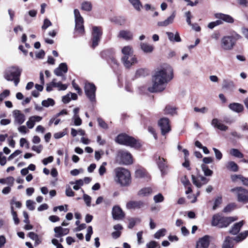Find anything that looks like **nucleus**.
I'll return each mask as SVG.
<instances>
[{
	"instance_id": "4468645a",
	"label": "nucleus",
	"mask_w": 248,
	"mask_h": 248,
	"mask_svg": "<svg viewBox=\"0 0 248 248\" xmlns=\"http://www.w3.org/2000/svg\"><path fill=\"white\" fill-rule=\"evenodd\" d=\"M118 156L120 158L121 163L123 164L130 165L133 163L132 155L127 151H119Z\"/></svg>"
},
{
	"instance_id": "9b49d317",
	"label": "nucleus",
	"mask_w": 248,
	"mask_h": 248,
	"mask_svg": "<svg viewBox=\"0 0 248 248\" xmlns=\"http://www.w3.org/2000/svg\"><path fill=\"white\" fill-rule=\"evenodd\" d=\"M102 34V31L101 27L93 26L92 33V46L94 48L98 46Z\"/></svg>"
},
{
	"instance_id": "603ef678",
	"label": "nucleus",
	"mask_w": 248,
	"mask_h": 248,
	"mask_svg": "<svg viewBox=\"0 0 248 248\" xmlns=\"http://www.w3.org/2000/svg\"><path fill=\"white\" fill-rule=\"evenodd\" d=\"M10 204L11 207H12L14 208V205H15V206L18 208H21L22 206V203L21 202L16 201V199L15 198H13L11 201H10Z\"/></svg>"
},
{
	"instance_id": "8fccbe9b",
	"label": "nucleus",
	"mask_w": 248,
	"mask_h": 248,
	"mask_svg": "<svg viewBox=\"0 0 248 248\" xmlns=\"http://www.w3.org/2000/svg\"><path fill=\"white\" fill-rule=\"evenodd\" d=\"M67 129L66 128L63 130L62 132H59L55 133L54 134V137L56 139H60L63 136H64L65 135L67 134Z\"/></svg>"
},
{
	"instance_id": "e2e57ef3",
	"label": "nucleus",
	"mask_w": 248,
	"mask_h": 248,
	"mask_svg": "<svg viewBox=\"0 0 248 248\" xmlns=\"http://www.w3.org/2000/svg\"><path fill=\"white\" fill-rule=\"evenodd\" d=\"M9 94L10 91L8 90H5L0 94V102L2 101L4 98L8 96Z\"/></svg>"
},
{
	"instance_id": "b1692460",
	"label": "nucleus",
	"mask_w": 248,
	"mask_h": 248,
	"mask_svg": "<svg viewBox=\"0 0 248 248\" xmlns=\"http://www.w3.org/2000/svg\"><path fill=\"white\" fill-rule=\"evenodd\" d=\"M175 17V13L174 12L164 21L158 22L157 25L159 27H166L173 22Z\"/></svg>"
},
{
	"instance_id": "cd10ccee",
	"label": "nucleus",
	"mask_w": 248,
	"mask_h": 248,
	"mask_svg": "<svg viewBox=\"0 0 248 248\" xmlns=\"http://www.w3.org/2000/svg\"><path fill=\"white\" fill-rule=\"evenodd\" d=\"M118 37L126 40H130L132 39L133 33L129 31L122 30L119 32Z\"/></svg>"
},
{
	"instance_id": "5fc2aeb1",
	"label": "nucleus",
	"mask_w": 248,
	"mask_h": 248,
	"mask_svg": "<svg viewBox=\"0 0 248 248\" xmlns=\"http://www.w3.org/2000/svg\"><path fill=\"white\" fill-rule=\"evenodd\" d=\"M180 181L185 188H186L187 186L191 185L189 180L186 175L182 177L180 179Z\"/></svg>"
},
{
	"instance_id": "37998d69",
	"label": "nucleus",
	"mask_w": 248,
	"mask_h": 248,
	"mask_svg": "<svg viewBox=\"0 0 248 248\" xmlns=\"http://www.w3.org/2000/svg\"><path fill=\"white\" fill-rule=\"evenodd\" d=\"M230 154L235 157L241 158L243 157V155L236 149H232L230 150Z\"/></svg>"
},
{
	"instance_id": "a18cd8bd",
	"label": "nucleus",
	"mask_w": 248,
	"mask_h": 248,
	"mask_svg": "<svg viewBox=\"0 0 248 248\" xmlns=\"http://www.w3.org/2000/svg\"><path fill=\"white\" fill-rule=\"evenodd\" d=\"M11 214L13 217V219L14 221V222L16 224H18L19 223V219H18L17 217V213L16 211L14 210V208H13L12 207H11Z\"/></svg>"
},
{
	"instance_id": "4d7b16f0",
	"label": "nucleus",
	"mask_w": 248,
	"mask_h": 248,
	"mask_svg": "<svg viewBox=\"0 0 248 248\" xmlns=\"http://www.w3.org/2000/svg\"><path fill=\"white\" fill-rule=\"evenodd\" d=\"M164 200V197L161 193H159L154 197V200L155 203L162 202Z\"/></svg>"
},
{
	"instance_id": "f03ea898",
	"label": "nucleus",
	"mask_w": 248,
	"mask_h": 248,
	"mask_svg": "<svg viewBox=\"0 0 248 248\" xmlns=\"http://www.w3.org/2000/svg\"><path fill=\"white\" fill-rule=\"evenodd\" d=\"M115 181L121 186H126L130 184L131 174L127 170L123 168H117L115 170Z\"/></svg>"
},
{
	"instance_id": "4be33fe9",
	"label": "nucleus",
	"mask_w": 248,
	"mask_h": 248,
	"mask_svg": "<svg viewBox=\"0 0 248 248\" xmlns=\"http://www.w3.org/2000/svg\"><path fill=\"white\" fill-rule=\"evenodd\" d=\"M211 124L215 128H217L221 131H226L228 129L227 126L222 124L220 120L217 118H214L212 120Z\"/></svg>"
},
{
	"instance_id": "c03bdc74",
	"label": "nucleus",
	"mask_w": 248,
	"mask_h": 248,
	"mask_svg": "<svg viewBox=\"0 0 248 248\" xmlns=\"http://www.w3.org/2000/svg\"><path fill=\"white\" fill-rule=\"evenodd\" d=\"M166 232L165 229H161L157 231L154 234L155 238L159 239L160 237L164 236Z\"/></svg>"
},
{
	"instance_id": "338daca9",
	"label": "nucleus",
	"mask_w": 248,
	"mask_h": 248,
	"mask_svg": "<svg viewBox=\"0 0 248 248\" xmlns=\"http://www.w3.org/2000/svg\"><path fill=\"white\" fill-rule=\"evenodd\" d=\"M235 205L234 203H231L226 206L223 211L224 212H230L235 208Z\"/></svg>"
},
{
	"instance_id": "58836bf2",
	"label": "nucleus",
	"mask_w": 248,
	"mask_h": 248,
	"mask_svg": "<svg viewBox=\"0 0 248 248\" xmlns=\"http://www.w3.org/2000/svg\"><path fill=\"white\" fill-rule=\"evenodd\" d=\"M134 8L137 11H140L142 7V4L140 0H128Z\"/></svg>"
},
{
	"instance_id": "c756f323",
	"label": "nucleus",
	"mask_w": 248,
	"mask_h": 248,
	"mask_svg": "<svg viewBox=\"0 0 248 248\" xmlns=\"http://www.w3.org/2000/svg\"><path fill=\"white\" fill-rule=\"evenodd\" d=\"M229 108L232 110L237 113L242 112L244 109L243 105L237 103H231L229 105Z\"/></svg>"
},
{
	"instance_id": "473e14b6",
	"label": "nucleus",
	"mask_w": 248,
	"mask_h": 248,
	"mask_svg": "<svg viewBox=\"0 0 248 248\" xmlns=\"http://www.w3.org/2000/svg\"><path fill=\"white\" fill-rule=\"evenodd\" d=\"M152 193V189L150 187H144L140 189L138 193V195L140 197H147L151 195Z\"/></svg>"
},
{
	"instance_id": "680f3d73",
	"label": "nucleus",
	"mask_w": 248,
	"mask_h": 248,
	"mask_svg": "<svg viewBox=\"0 0 248 248\" xmlns=\"http://www.w3.org/2000/svg\"><path fill=\"white\" fill-rule=\"evenodd\" d=\"M97 122L98 123L99 125L102 128L104 129H107L108 128V124L102 118H98L97 119Z\"/></svg>"
},
{
	"instance_id": "79ce46f5",
	"label": "nucleus",
	"mask_w": 248,
	"mask_h": 248,
	"mask_svg": "<svg viewBox=\"0 0 248 248\" xmlns=\"http://www.w3.org/2000/svg\"><path fill=\"white\" fill-rule=\"evenodd\" d=\"M202 169L204 172V174L206 176H210L213 174V171L210 170L208 167L204 164L201 166Z\"/></svg>"
},
{
	"instance_id": "412c9836",
	"label": "nucleus",
	"mask_w": 248,
	"mask_h": 248,
	"mask_svg": "<svg viewBox=\"0 0 248 248\" xmlns=\"http://www.w3.org/2000/svg\"><path fill=\"white\" fill-rule=\"evenodd\" d=\"M135 176L137 178L145 179L146 181H148L150 178L147 171L142 168H140L136 170Z\"/></svg>"
},
{
	"instance_id": "bf43d9fd",
	"label": "nucleus",
	"mask_w": 248,
	"mask_h": 248,
	"mask_svg": "<svg viewBox=\"0 0 248 248\" xmlns=\"http://www.w3.org/2000/svg\"><path fill=\"white\" fill-rule=\"evenodd\" d=\"M73 120L74 122V124L76 126L80 125L82 124V120L79 116H73Z\"/></svg>"
},
{
	"instance_id": "c9c22d12",
	"label": "nucleus",
	"mask_w": 248,
	"mask_h": 248,
	"mask_svg": "<svg viewBox=\"0 0 248 248\" xmlns=\"http://www.w3.org/2000/svg\"><path fill=\"white\" fill-rule=\"evenodd\" d=\"M55 104V101L50 98H47L46 100H43L41 104L42 106L48 108L49 107H53Z\"/></svg>"
},
{
	"instance_id": "ea45409f",
	"label": "nucleus",
	"mask_w": 248,
	"mask_h": 248,
	"mask_svg": "<svg viewBox=\"0 0 248 248\" xmlns=\"http://www.w3.org/2000/svg\"><path fill=\"white\" fill-rule=\"evenodd\" d=\"M71 185H75L73 186L74 189L75 190H78L80 189V187L83 185V180L82 179H79L76 180L75 182H70Z\"/></svg>"
},
{
	"instance_id": "7ed1b4c3",
	"label": "nucleus",
	"mask_w": 248,
	"mask_h": 248,
	"mask_svg": "<svg viewBox=\"0 0 248 248\" xmlns=\"http://www.w3.org/2000/svg\"><path fill=\"white\" fill-rule=\"evenodd\" d=\"M21 72L22 69L18 66H11L5 70L4 77L8 81H14L15 85L17 86L19 82Z\"/></svg>"
},
{
	"instance_id": "c85d7f7f",
	"label": "nucleus",
	"mask_w": 248,
	"mask_h": 248,
	"mask_svg": "<svg viewBox=\"0 0 248 248\" xmlns=\"http://www.w3.org/2000/svg\"><path fill=\"white\" fill-rule=\"evenodd\" d=\"M140 46L141 50L145 53H151L154 49L153 45L146 43H141Z\"/></svg>"
},
{
	"instance_id": "2eb2a0df",
	"label": "nucleus",
	"mask_w": 248,
	"mask_h": 248,
	"mask_svg": "<svg viewBox=\"0 0 248 248\" xmlns=\"http://www.w3.org/2000/svg\"><path fill=\"white\" fill-rule=\"evenodd\" d=\"M122 53L123 55L122 59L126 61L128 57L131 60H134V54L132 46H125L122 49Z\"/></svg>"
},
{
	"instance_id": "f8f14e48",
	"label": "nucleus",
	"mask_w": 248,
	"mask_h": 248,
	"mask_svg": "<svg viewBox=\"0 0 248 248\" xmlns=\"http://www.w3.org/2000/svg\"><path fill=\"white\" fill-rule=\"evenodd\" d=\"M154 159L162 175L166 174L168 168L166 159L158 155L155 156Z\"/></svg>"
},
{
	"instance_id": "39448f33",
	"label": "nucleus",
	"mask_w": 248,
	"mask_h": 248,
	"mask_svg": "<svg viewBox=\"0 0 248 248\" xmlns=\"http://www.w3.org/2000/svg\"><path fill=\"white\" fill-rule=\"evenodd\" d=\"M116 141L119 144L130 146L132 147L137 148L140 146V143L135 139L124 134L119 135L116 139Z\"/></svg>"
},
{
	"instance_id": "0e129e2a",
	"label": "nucleus",
	"mask_w": 248,
	"mask_h": 248,
	"mask_svg": "<svg viewBox=\"0 0 248 248\" xmlns=\"http://www.w3.org/2000/svg\"><path fill=\"white\" fill-rule=\"evenodd\" d=\"M213 150L215 152L217 159L220 160L222 157V154L221 152L216 148H213Z\"/></svg>"
},
{
	"instance_id": "bb28decb",
	"label": "nucleus",
	"mask_w": 248,
	"mask_h": 248,
	"mask_svg": "<svg viewBox=\"0 0 248 248\" xmlns=\"http://www.w3.org/2000/svg\"><path fill=\"white\" fill-rule=\"evenodd\" d=\"M42 120V117L39 116H33L31 117L27 122L26 124L29 128L31 129L33 127L35 122H40Z\"/></svg>"
},
{
	"instance_id": "6ab92c4d",
	"label": "nucleus",
	"mask_w": 248,
	"mask_h": 248,
	"mask_svg": "<svg viewBox=\"0 0 248 248\" xmlns=\"http://www.w3.org/2000/svg\"><path fill=\"white\" fill-rule=\"evenodd\" d=\"M200 178L201 182L198 180L194 175L191 176L193 183L198 188L201 187L203 185L206 184L209 181V179L202 176H200Z\"/></svg>"
},
{
	"instance_id": "ddd939ff",
	"label": "nucleus",
	"mask_w": 248,
	"mask_h": 248,
	"mask_svg": "<svg viewBox=\"0 0 248 248\" xmlns=\"http://www.w3.org/2000/svg\"><path fill=\"white\" fill-rule=\"evenodd\" d=\"M158 124L161 129V134L163 135H165L169 133L171 130L170 121L167 118H161L158 121Z\"/></svg>"
},
{
	"instance_id": "a211bd4d",
	"label": "nucleus",
	"mask_w": 248,
	"mask_h": 248,
	"mask_svg": "<svg viewBox=\"0 0 248 248\" xmlns=\"http://www.w3.org/2000/svg\"><path fill=\"white\" fill-rule=\"evenodd\" d=\"M144 205V202L141 201H130L127 202L126 207L127 209H140Z\"/></svg>"
},
{
	"instance_id": "393cba45",
	"label": "nucleus",
	"mask_w": 248,
	"mask_h": 248,
	"mask_svg": "<svg viewBox=\"0 0 248 248\" xmlns=\"http://www.w3.org/2000/svg\"><path fill=\"white\" fill-rule=\"evenodd\" d=\"M14 116L15 123L21 124L24 122L25 120V115L21 113L19 110H15L14 111Z\"/></svg>"
},
{
	"instance_id": "49530a36",
	"label": "nucleus",
	"mask_w": 248,
	"mask_h": 248,
	"mask_svg": "<svg viewBox=\"0 0 248 248\" xmlns=\"http://www.w3.org/2000/svg\"><path fill=\"white\" fill-rule=\"evenodd\" d=\"M54 73L56 76L61 77L62 80H65L66 79V77L64 75H63L64 73L63 72H62V70H61L59 66L58 67L55 69Z\"/></svg>"
},
{
	"instance_id": "052dcab7",
	"label": "nucleus",
	"mask_w": 248,
	"mask_h": 248,
	"mask_svg": "<svg viewBox=\"0 0 248 248\" xmlns=\"http://www.w3.org/2000/svg\"><path fill=\"white\" fill-rule=\"evenodd\" d=\"M222 198L221 197H217L214 202V204L213 207V210H216L217 208L221 203Z\"/></svg>"
},
{
	"instance_id": "e433bc0d",
	"label": "nucleus",
	"mask_w": 248,
	"mask_h": 248,
	"mask_svg": "<svg viewBox=\"0 0 248 248\" xmlns=\"http://www.w3.org/2000/svg\"><path fill=\"white\" fill-rule=\"evenodd\" d=\"M226 168L233 172H236L238 170L237 165L233 161H229L226 164Z\"/></svg>"
},
{
	"instance_id": "5701e85b",
	"label": "nucleus",
	"mask_w": 248,
	"mask_h": 248,
	"mask_svg": "<svg viewBox=\"0 0 248 248\" xmlns=\"http://www.w3.org/2000/svg\"><path fill=\"white\" fill-rule=\"evenodd\" d=\"M222 88L227 91H232L235 88V84L232 80L224 79L222 82Z\"/></svg>"
},
{
	"instance_id": "a19ab883",
	"label": "nucleus",
	"mask_w": 248,
	"mask_h": 248,
	"mask_svg": "<svg viewBox=\"0 0 248 248\" xmlns=\"http://www.w3.org/2000/svg\"><path fill=\"white\" fill-rule=\"evenodd\" d=\"M81 9L86 11H90L92 9V4L91 2L85 1L81 4Z\"/></svg>"
},
{
	"instance_id": "864d4df0",
	"label": "nucleus",
	"mask_w": 248,
	"mask_h": 248,
	"mask_svg": "<svg viewBox=\"0 0 248 248\" xmlns=\"http://www.w3.org/2000/svg\"><path fill=\"white\" fill-rule=\"evenodd\" d=\"M83 199L86 205L88 207L91 206V200H92L91 197L87 194H84L83 196Z\"/></svg>"
},
{
	"instance_id": "423d86ee",
	"label": "nucleus",
	"mask_w": 248,
	"mask_h": 248,
	"mask_svg": "<svg viewBox=\"0 0 248 248\" xmlns=\"http://www.w3.org/2000/svg\"><path fill=\"white\" fill-rule=\"evenodd\" d=\"M248 236V231L242 232L236 236L234 238L229 236L227 237L224 241L222 248H231L233 246V241L240 242L245 239Z\"/></svg>"
},
{
	"instance_id": "de8ad7c7",
	"label": "nucleus",
	"mask_w": 248,
	"mask_h": 248,
	"mask_svg": "<svg viewBox=\"0 0 248 248\" xmlns=\"http://www.w3.org/2000/svg\"><path fill=\"white\" fill-rule=\"evenodd\" d=\"M146 248H160L159 244L155 241H151L146 244Z\"/></svg>"
},
{
	"instance_id": "6e6552de",
	"label": "nucleus",
	"mask_w": 248,
	"mask_h": 248,
	"mask_svg": "<svg viewBox=\"0 0 248 248\" xmlns=\"http://www.w3.org/2000/svg\"><path fill=\"white\" fill-rule=\"evenodd\" d=\"M231 191L237 197L239 202H248V191L242 187H237L231 189Z\"/></svg>"
},
{
	"instance_id": "69168bd1",
	"label": "nucleus",
	"mask_w": 248,
	"mask_h": 248,
	"mask_svg": "<svg viewBox=\"0 0 248 248\" xmlns=\"http://www.w3.org/2000/svg\"><path fill=\"white\" fill-rule=\"evenodd\" d=\"M74 192L72 190V188L69 186H67L65 190V194L68 197H73L74 196Z\"/></svg>"
},
{
	"instance_id": "774afa93",
	"label": "nucleus",
	"mask_w": 248,
	"mask_h": 248,
	"mask_svg": "<svg viewBox=\"0 0 248 248\" xmlns=\"http://www.w3.org/2000/svg\"><path fill=\"white\" fill-rule=\"evenodd\" d=\"M53 161V157L50 156L47 158H44L42 160V163L44 165H46L47 164L51 163Z\"/></svg>"
},
{
	"instance_id": "13d9d810",
	"label": "nucleus",
	"mask_w": 248,
	"mask_h": 248,
	"mask_svg": "<svg viewBox=\"0 0 248 248\" xmlns=\"http://www.w3.org/2000/svg\"><path fill=\"white\" fill-rule=\"evenodd\" d=\"M51 25L52 23L51 21L48 19L46 18L44 20V23L43 26H42V30H45Z\"/></svg>"
},
{
	"instance_id": "a878e982",
	"label": "nucleus",
	"mask_w": 248,
	"mask_h": 248,
	"mask_svg": "<svg viewBox=\"0 0 248 248\" xmlns=\"http://www.w3.org/2000/svg\"><path fill=\"white\" fill-rule=\"evenodd\" d=\"M215 17L229 23H232L234 22V19L229 15L217 13L215 14Z\"/></svg>"
},
{
	"instance_id": "f3484780",
	"label": "nucleus",
	"mask_w": 248,
	"mask_h": 248,
	"mask_svg": "<svg viewBox=\"0 0 248 248\" xmlns=\"http://www.w3.org/2000/svg\"><path fill=\"white\" fill-rule=\"evenodd\" d=\"M210 243V236L205 235L199 239L197 243L196 248H208Z\"/></svg>"
},
{
	"instance_id": "7c9ffc66",
	"label": "nucleus",
	"mask_w": 248,
	"mask_h": 248,
	"mask_svg": "<svg viewBox=\"0 0 248 248\" xmlns=\"http://www.w3.org/2000/svg\"><path fill=\"white\" fill-rule=\"evenodd\" d=\"M243 224V221H241L238 223H236L235 224H234L233 227L230 230V233L233 235L237 234L239 232L241 228L242 227Z\"/></svg>"
},
{
	"instance_id": "72a5a7b5",
	"label": "nucleus",
	"mask_w": 248,
	"mask_h": 248,
	"mask_svg": "<svg viewBox=\"0 0 248 248\" xmlns=\"http://www.w3.org/2000/svg\"><path fill=\"white\" fill-rule=\"evenodd\" d=\"M166 34H167L169 39L171 42H180L181 41L178 32H176L175 34L171 32H167Z\"/></svg>"
},
{
	"instance_id": "dca6fc26",
	"label": "nucleus",
	"mask_w": 248,
	"mask_h": 248,
	"mask_svg": "<svg viewBox=\"0 0 248 248\" xmlns=\"http://www.w3.org/2000/svg\"><path fill=\"white\" fill-rule=\"evenodd\" d=\"M112 215L113 218L115 220H120L123 219L125 216L124 213L120 206L118 205L114 206L112 210Z\"/></svg>"
},
{
	"instance_id": "1a4fd4ad",
	"label": "nucleus",
	"mask_w": 248,
	"mask_h": 248,
	"mask_svg": "<svg viewBox=\"0 0 248 248\" xmlns=\"http://www.w3.org/2000/svg\"><path fill=\"white\" fill-rule=\"evenodd\" d=\"M74 13L75 20V31L76 33L83 34L84 32L83 18L81 16L78 10L75 9Z\"/></svg>"
},
{
	"instance_id": "f704fd0d",
	"label": "nucleus",
	"mask_w": 248,
	"mask_h": 248,
	"mask_svg": "<svg viewBox=\"0 0 248 248\" xmlns=\"http://www.w3.org/2000/svg\"><path fill=\"white\" fill-rule=\"evenodd\" d=\"M122 61L124 66L126 68H129L131 66L134 65L138 62V60L136 56L134 55V60H131V59L128 57L126 61H125L124 59H122Z\"/></svg>"
},
{
	"instance_id": "f257e3e1",
	"label": "nucleus",
	"mask_w": 248,
	"mask_h": 248,
	"mask_svg": "<svg viewBox=\"0 0 248 248\" xmlns=\"http://www.w3.org/2000/svg\"><path fill=\"white\" fill-rule=\"evenodd\" d=\"M173 78L172 67L168 64L164 63L155 70L152 78V85L148 88V90L151 93L161 92Z\"/></svg>"
},
{
	"instance_id": "9d476101",
	"label": "nucleus",
	"mask_w": 248,
	"mask_h": 248,
	"mask_svg": "<svg viewBox=\"0 0 248 248\" xmlns=\"http://www.w3.org/2000/svg\"><path fill=\"white\" fill-rule=\"evenodd\" d=\"M96 87L92 83L86 82L84 86L85 93L88 98L92 102L95 101Z\"/></svg>"
},
{
	"instance_id": "09e8293b",
	"label": "nucleus",
	"mask_w": 248,
	"mask_h": 248,
	"mask_svg": "<svg viewBox=\"0 0 248 248\" xmlns=\"http://www.w3.org/2000/svg\"><path fill=\"white\" fill-rule=\"evenodd\" d=\"M164 112L166 114L173 115L175 113V109L171 106H168L164 109Z\"/></svg>"
},
{
	"instance_id": "2f4dec72",
	"label": "nucleus",
	"mask_w": 248,
	"mask_h": 248,
	"mask_svg": "<svg viewBox=\"0 0 248 248\" xmlns=\"http://www.w3.org/2000/svg\"><path fill=\"white\" fill-rule=\"evenodd\" d=\"M54 88H56L58 91H65L67 89L68 84H62L57 78H54Z\"/></svg>"
},
{
	"instance_id": "6e6d98bb",
	"label": "nucleus",
	"mask_w": 248,
	"mask_h": 248,
	"mask_svg": "<svg viewBox=\"0 0 248 248\" xmlns=\"http://www.w3.org/2000/svg\"><path fill=\"white\" fill-rule=\"evenodd\" d=\"M93 233L92 226H89L87 228V233L85 236V239L87 241H89L91 239V235Z\"/></svg>"
},
{
	"instance_id": "4c0bfd02",
	"label": "nucleus",
	"mask_w": 248,
	"mask_h": 248,
	"mask_svg": "<svg viewBox=\"0 0 248 248\" xmlns=\"http://www.w3.org/2000/svg\"><path fill=\"white\" fill-rule=\"evenodd\" d=\"M128 220V227L129 229L133 228L136 224L140 223L141 221V219L140 218H131Z\"/></svg>"
},
{
	"instance_id": "20e7f679",
	"label": "nucleus",
	"mask_w": 248,
	"mask_h": 248,
	"mask_svg": "<svg viewBox=\"0 0 248 248\" xmlns=\"http://www.w3.org/2000/svg\"><path fill=\"white\" fill-rule=\"evenodd\" d=\"M236 219V217H224L217 214L213 216L211 224L213 226H217L220 228H225Z\"/></svg>"
},
{
	"instance_id": "aec40b11",
	"label": "nucleus",
	"mask_w": 248,
	"mask_h": 248,
	"mask_svg": "<svg viewBox=\"0 0 248 248\" xmlns=\"http://www.w3.org/2000/svg\"><path fill=\"white\" fill-rule=\"evenodd\" d=\"M54 231L55 232L54 236L56 238H61L67 234L69 232V230L67 228H63L59 226L54 228Z\"/></svg>"
},
{
	"instance_id": "0eeeda50",
	"label": "nucleus",
	"mask_w": 248,
	"mask_h": 248,
	"mask_svg": "<svg viewBox=\"0 0 248 248\" xmlns=\"http://www.w3.org/2000/svg\"><path fill=\"white\" fill-rule=\"evenodd\" d=\"M236 43V40L232 36H225L220 41V46L224 50H231L233 49Z\"/></svg>"
},
{
	"instance_id": "3c124183",
	"label": "nucleus",
	"mask_w": 248,
	"mask_h": 248,
	"mask_svg": "<svg viewBox=\"0 0 248 248\" xmlns=\"http://www.w3.org/2000/svg\"><path fill=\"white\" fill-rule=\"evenodd\" d=\"M35 203L33 201L31 200H28L26 201V204L27 207L31 211L34 210L35 209Z\"/></svg>"
}]
</instances>
